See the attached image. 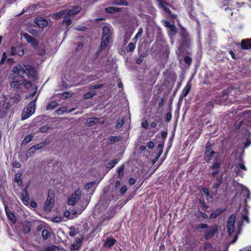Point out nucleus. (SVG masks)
<instances>
[{
	"label": "nucleus",
	"mask_w": 251,
	"mask_h": 251,
	"mask_svg": "<svg viewBox=\"0 0 251 251\" xmlns=\"http://www.w3.org/2000/svg\"><path fill=\"white\" fill-rule=\"evenodd\" d=\"M81 195V191L79 188L75 190V192L69 197L68 199V204L70 205H74L80 199Z\"/></svg>",
	"instance_id": "9"
},
{
	"label": "nucleus",
	"mask_w": 251,
	"mask_h": 251,
	"mask_svg": "<svg viewBox=\"0 0 251 251\" xmlns=\"http://www.w3.org/2000/svg\"><path fill=\"white\" fill-rule=\"evenodd\" d=\"M23 81H24V82L22 85H23L25 88L28 89L31 87L32 84L30 81H26L24 78H23Z\"/></svg>",
	"instance_id": "49"
},
{
	"label": "nucleus",
	"mask_w": 251,
	"mask_h": 251,
	"mask_svg": "<svg viewBox=\"0 0 251 251\" xmlns=\"http://www.w3.org/2000/svg\"><path fill=\"white\" fill-rule=\"evenodd\" d=\"M241 48L244 50L251 49V38L243 40L241 43Z\"/></svg>",
	"instance_id": "15"
},
{
	"label": "nucleus",
	"mask_w": 251,
	"mask_h": 251,
	"mask_svg": "<svg viewBox=\"0 0 251 251\" xmlns=\"http://www.w3.org/2000/svg\"><path fill=\"white\" fill-rule=\"evenodd\" d=\"M79 232L78 229H75L74 226L70 228L69 235L71 237H74Z\"/></svg>",
	"instance_id": "34"
},
{
	"label": "nucleus",
	"mask_w": 251,
	"mask_h": 251,
	"mask_svg": "<svg viewBox=\"0 0 251 251\" xmlns=\"http://www.w3.org/2000/svg\"><path fill=\"white\" fill-rule=\"evenodd\" d=\"M54 198L55 195L54 191L51 189H50L48 191L47 200L44 205V208L45 210H48L49 211L51 210L54 203Z\"/></svg>",
	"instance_id": "7"
},
{
	"label": "nucleus",
	"mask_w": 251,
	"mask_h": 251,
	"mask_svg": "<svg viewBox=\"0 0 251 251\" xmlns=\"http://www.w3.org/2000/svg\"><path fill=\"white\" fill-rule=\"evenodd\" d=\"M221 168V164L218 162H215L210 167V169L214 170L211 174V176L214 177L215 176L220 173Z\"/></svg>",
	"instance_id": "14"
},
{
	"label": "nucleus",
	"mask_w": 251,
	"mask_h": 251,
	"mask_svg": "<svg viewBox=\"0 0 251 251\" xmlns=\"http://www.w3.org/2000/svg\"><path fill=\"white\" fill-rule=\"evenodd\" d=\"M57 104V102L56 101H52L47 105L46 109L48 110H52L55 108Z\"/></svg>",
	"instance_id": "36"
},
{
	"label": "nucleus",
	"mask_w": 251,
	"mask_h": 251,
	"mask_svg": "<svg viewBox=\"0 0 251 251\" xmlns=\"http://www.w3.org/2000/svg\"><path fill=\"white\" fill-rule=\"evenodd\" d=\"M67 108L65 107H62L60 109L55 111V113L57 115H62L64 112H66Z\"/></svg>",
	"instance_id": "47"
},
{
	"label": "nucleus",
	"mask_w": 251,
	"mask_h": 251,
	"mask_svg": "<svg viewBox=\"0 0 251 251\" xmlns=\"http://www.w3.org/2000/svg\"><path fill=\"white\" fill-rule=\"evenodd\" d=\"M212 244L208 241L206 242L203 244V250L205 251H207L208 249L212 248Z\"/></svg>",
	"instance_id": "48"
},
{
	"label": "nucleus",
	"mask_w": 251,
	"mask_h": 251,
	"mask_svg": "<svg viewBox=\"0 0 251 251\" xmlns=\"http://www.w3.org/2000/svg\"><path fill=\"white\" fill-rule=\"evenodd\" d=\"M191 83L190 82V81H189L187 83L185 87L183 88L182 93L181 94V97L183 98L186 97L188 95L191 90Z\"/></svg>",
	"instance_id": "18"
},
{
	"label": "nucleus",
	"mask_w": 251,
	"mask_h": 251,
	"mask_svg": "<svg viewBox=\"0 0 251 251\" xmlns=\"http://www.w3.org/2000/svg\"><path fill=\"white\" fill-rule=\"evenodd\" d=\"M201 192H203L206 196V200L209 201L210 200L213 199V197L212 195H210L208 189L206 187H203L201 189Z\"/></svg>",
	"instance_id": "30"
},
{
	"label": "nucleus",
	"mask_w": 251,
	"mask_h": 251,
	"mask_svg": "<svg viewBox=\"0 0 251 251\" xmlns=\"http://www.w3.org/2000/svg\"><path fill=\"white\" fill-rule=\"evenodd\" d=\"M110 248V237H107L106 240L103 245V248Z\"/></svg>",
	"instance_id": "55"
},
{
	"label": "nucleus",
	"mask_w": 251,
	"mask_h": 251,
	"mask_svg": "<svg viewBox=\"0 0 251 251\" xmlns=\"http://www.w3.org/2000/svg\"><path fill=\"white\" fill-rule=\"evenodd\" d=\"M218 152L214 151L213 144L210 142H207L205 146V156L207 157H213Z\"/></svg>",
	"instance_id": "11"
},
{
	"label": "nucleus",
	"mask_w": 251,
	"mask_h": 251,
	"mask_svg": "<svg viewBox=\"0 0 251 251\" xmlns=\"http://www.w3.org/2000/svg\"><path fill=\"white\" fill-rule=\"evenodd\" d=\"M147 146L148 148L152 149L154 147V143L152 141H149L147 143Z\"/></svg>",
	"instance_id": "64"
},
{
	"label": "nucleus",
	"mask_w": 251,
	"mask_h": 251,
	"mask_svg": "<svg viewBox=\"0 0 251 251\" xmlns=\"http://www.w3.org/2000/svg\"><path fill=\"white\" fill-rule=\"evenodd\" d=\"M50 235V232L48 229H44L42 231V236L44 240H45L48 238Z\"/></svg>",
	"instance_id": "32"
},
{
	"label": "nucleus",
	"mask_w": 251,
	"mask_h": 251,
	"mask_svg": "<svg viewBox=\"0 0 251 251\" xmlns=\"http://www.w3.org/2000/svg\"><path fill=\"white\" fill-rule=\"evenodd\" d=\"M10 102L13 103H18L21 100V97L18 94H15L12 97L10 98Z\"/></svg>",
	"instance_id": "29"
},
{
	"label": "nucleus",
	"mask_w": 251,
	"mask_h": 251,
	"mask_svg": "<svg viewBox=\"0 0 251 251\" xmlns=\"http://www.w3.org/2000/svg\"><path fill=\"white\" fill-rule=\"evenodd\" d=\"M124 169V167L123 165H122V166L119 167L117 169V172L118 173V177L119 178H121L123 176V174H124V172H123Z\"/></svg>",
	"instance_id": "39"
},
{
	"label": "nucleus",
	"mask_w": 251,
	"mask_h": 251,
	"mask_svg": "<svg viewBox=\"0 0 251 251\" xmlns=\"http://www.w3.org/2000/svg\"><path fill=\"white\" fill-rule=\"evenodd\" d=\"M236 216L234 214H231L227 219L226 222L227 231L229 235H231L234 230V223Z\"/></svg>",
	"instance_id": "10"
},
{
	"label": "nucleus",
	"mask_w": 251,
	"mask_h": 251,
	"mask_svg": "<svg viewBox=\"0 0 251 251\" xmlns=\"http://www.w3.org/2000/svg\"><path fill=\"white\" fill-rule=\"evenodd\" d=\"M72 95L71 92H64L62 93V96L64 99H66L71 97Z\"/></svg>",
	"instance_id": "59"
},
{
	"label": "nucleus",
	"mask_w": 251,
	"mask_h": 251,
	"mask_svg": "<svg viewBox=\"0 0 251 251\" xmlns=\"http://www.w3.org/2000/svg\"><path fill=\"white\" fill-rule=\"evenodd\" d=\"M198 218L202 217L203 219H207L208 218V215L200 211L197 215Z\"/></svg>",
	"instance_id": "52"
},
{
	"label": "nucleus",
	"mask_w": 251,
	"mask_h": 251,
	"mask_svg": "<svg viewBox=\"0 0 251 251\" xmlns=\"http://www.w3.org/2000/svg\"><path fill=\"white\" fill-rule=\"evenodd\" d=\"M35 23L40 27L43 28L48 25V22L42 18H37L35 19Z\"/></svg>",
	"instance_id": "19"
},
{
	"label": "nucleus",
	"mask_w": 251,
	"mask_h": 251,
	"mask_svg": "<svg viewBox=\"0 0 251 251\" xmlns=\"http://www.w3.org/2000/svg\"><path fill=\"white\" fill-rule=\"evenodd\" d=\"M23 203L25 205H28L29 204V197L27 192V188H25L23 190V193L21 194L20 198Z\"/></svg>",
	"instance_id": "13"
},
{
	"label": "nucleus",
	"mask_w": 251,
	"mask_h": 251,
	"mask_svg": "<svg viewBox=\"0 0 251 251\" xmlns=\"http://www.w3.org/2000/svg\"><path fill=\"white\" fill-rule=\"evenodd\" d=\"M36 151V150L33 147H31L28 150V151L26 153V157H28L29 155H30V156L32 155Z\"/></svg>",
	"instance_id": "51"
},
{
	"label": "nucleus",
	"mask_w": 251,
	"mask_h": 251,
	"mask_svg": "<svg viewBox=\"0 0 251 251\" xmlns=\"http://www.w3.org/2000/svg\"><path fill=\"white\" fill-rule=\"evenodd\" d=\"M159 7L163 8V10L166 12H170V10L167 8L168 3L164 0H157Z\"/></svg>",
	"instance_id": "24"
},
{
	"label": "nucleus",
	"mask_w": 251,
	"mask_h": 251,
	"mask_svg": "<svg viewBox=\"0 0 251 251\" xmlns=\"http://www.w3.org/2000/svg\"><path fill=\"white\" fill-rule=\"evenodd\" d=\"M11 53L13 55L17 54L19 56H21L24 55V50L20 48L12 47Z\"/></svg>",
	"instance_id": "25"
},
{
	"label": "nucleus",
	"mask_w": 251,
	"mask_h": 251,
	"mask_svg": "<svg viewBox=\"0 0 251 251\" xmlns=\"http://www.w3.org/2000/svg\"><path fill=\"white\" fill-rule=\"evenodd\" d=\"M36 98L32 100L23 110L22 120H25L31 116L35 112Z\"/></svg>",
	"instance_id": "6"
},
{
	"label": "nucleus",
	"mask_w": 251,
	"mask_h": 251,
	"mask_svg": "<svg viewBox=\"0 0 251 251\" xmlns=\"http://www.w3.org/2000/svg\"><path fill=\"white\" fill-rule=\"evenodd\" d=\"M225 209L217 208L213 212H212L210 216V218L215 219L222 214L225 211Z\"/></svg>",
	"instance_id": "20"
},
{
	"label": "nucleus",
	"mask_w": 251,
	"mask_h": 251,
	"mask_svg": "<svg viewBox=\"0 0 251 251\" xmlns=\"http://www.w3.org/2000/svg\"><path fill=\"white\" fill-rule=\"evenodd\" d=\"M135 43H129L128 46L126 47V50L127 52H132L135 50Z\"/></svg>",
	"instance_id": "33"
},
{
	"label": "nucleus",
	"mask_w": 251,
	"mask_h": 251,
	"mask_svg": "<svg viewBox=\"0 0 251 251\" xmlns=\"http://www.w3.org/2000/svg\"><path fill=\"white\" fill-rule=\"evenodd\" d=\"M112 4L117 5L127 6L128 5V2L126 0H114Z\"/></svg>",
	"instance_id": "31"
},
{
	"label": "nucleus",
	"mask_w": 251,
	"mask_h": 251,
	"mask_svg": "<svg viewBox=\"0 0 251 251\" xmlns=\"http://www.w3.org/2000/svg\"><path fill=\"white\" fill-rule=\"evenodd\" d=\"M116 119L117 121L116 122L115 128L116 129H119L121 128L124 124L125 122V119L124 117H123L122 118L118 117L116 118Z\"/></svg>",
	"instance_id": "23"
},
{
	"label": "nucleus",
	"mask_w": 251,
	"mask_h": 251,
	"mask_svg": "<svg viewBox=\"0 0 251 251\" xmlns=\"http://www.w3.org/2000/svg\"><path fill=\"white\" fill-rule=\"evenodd\" d=\"M178 36L179 39L177 41L178 50L180 52L183 53L186 49H189L191 39L187 30L182 25L180 26Z\"/></svg>",
	"instance_id": "2"
},
{
	"label": "nucleus",
	"mask_w": 251,
	"mask_h": 251,
	"mask_svg": "<svg viewBox=\"0 0 251 251\" xmlns=\"http://www.w3.org/2000/svg\"><path fill=\"white\" fill-rule=\"evenodd\" d=\"M223 174H221L219 176L216 177V182L214 183L212 189L217 190L219 188L223 181Z\"/></svg>",
	"instance_id": "21"
},
{
	"label": "nucleus",
	"mask_w": 251,
	"mask_h": 251,
	"mask_svg": "<svg viewBox=\"0 0 251 251\" xmlns=\"http://www.w3.org/2000/svg\"><path fill=\"white\" fill-rule=\"evenodd\" d=\"M246 4L243 1L237 2L234 0H225L223 1L221 9L225 11L227 16L230 17L232 16L233 11L234 9L238 11L239 8L241 7Z\"/></svg>",
	"instance_id": "4"
},
{
	"label": "nucleus",
	"mask_w": 251,
	"mask_h": 251,
	"mask_svg": "<svg viewBox=\"0 0 251 251\" xmlns=\"http://www.w3.org/2000/svg\"><path fill=\"white\" fill-rule=\"evenodd\" d=\"M122 9V8L111 6V14L120 12Z\"/></svg>",
	"instance_id": "53"
},
{
	"label": "nucleus",
	"mask_w": 251,
	"mask_h": 251,
	"mask_svg": "<svg viewBox=\"0 0 251 251\" xmlns=\"http://www.w3.org/2000/svg\"><path fill=\"white\" fill-rule=\"evenodd\" d=\"M233 89L232 87H228L227 88L223 90L222 91V96L223 97L227 96L230 92V91Z\"/></svg>",
	"instance_id": "43"
},
{
	"label": "nucleus",
	"mask_w": 251,
	"mask_h": 251,
	"mask_svg": "<svg viewBox=\"0 0 251 251\" xmlns=\"http://www.w3.org/2000/svg\"><path fill=\"white\" fill-rule=\"evenodd\" d=\"M99 122V119L97 118H90L87 120V124L89 126H93Z\"/></svg>",
	"instance_id": "26"
},
{
	"label": "nucleus",
	"mask_w": 251,
	"mask_h": 251,
	"mask_svg": "<svg viewBox=\"0 0 251 251\" xmlns=\"http://www.w3.org/2000/svg\"><path fill=\"white\" fill-rule=\"evenodd\" d=\"M81 10L80 6H75L73 8H69V9H65L61 10L57 13H55L52 15V18L55 19H59L61 17H63L65 19L63 21V23H65L66 26L68 27L71 25L72 21L69 19V17L77 14Z\"/></svg>",
	"instance_id": "3"
},
{
	"label": "nucleus",
	"mask_w": 251,
	"mask_h": 251,
	"mask_svg": "<svg viewBox=\"0 0 251 251\" xmlns=\"http://www.w3.org/2000/svg\"><path fill=\"white\" fill-rule=\"evenodd\" d=\"M123 139V137L121 135L117 136H111V144H113L114 143L119 142L121 141Z\"/></svg>",
	"instance_id": "35"
},
{
	"label": "nucleus",
	"mask_w": 251,
	"mask_h": 251,
	"mask_svg": "<svg viewBox=\"0 0 251 251\" xmlns=\"http://www.w3.org/2000/svg\"><path fill=\"white\" fill-rule=\"evenodd\" d=\"M49 129V127L47 126H43L39 128V131L41 132L45 133L47 132L48 129Z\"/></svg>",
	"instance_id": "62"
},
{
	"label": "nucleus",
	"mask_w": 251,
	"mask_h": 251,
	"mask_svg": "<svg viewBox=\"0 0 251 251\" xmlns=\"http://www.w3.org/2000/svg\"><path fill=\"white\" fill-rule=\"evenodd\" d=\"M215 100H211L206 104V105L204 108V112L205 113H210L212 109L214 107Z\"/></svg>",
	"instance_id": "17"
},
{
	"label": "nucleus",
	"mask_w": 251,
	"mask_h": 251,
	"mask_svg": "<svg viewBox=\"0 0 251 251\" xmlns=\"http://www.w3.org/2000/svg\"><path fill=\"white\" fill-rule=\"evenodd\" d=\"M96 94V93L95 91H92V92L87 93L84 95V98H85V99H89V98H91L92 97L94 96V95H95Z\"/></svg>",
	"instance_id": "54"
},
{
	"label": "nucleus",
	"mask_w": 251,
	"mask_h": 251,
	"mask_svg": "<svg viewBox=\"0 0 251 251\" xmlns=\"http://www.w3.org/2000/svg\"><path fill=\"white\" fill-rule=\"evenodd\" d=\"M227 51L228 52V53L230 54L231 56V58L233 59H234L235 60H237L238 59V57H237L234 52L230 50H227Z\"/></svg>",
	"instance_id": "56"
},
{
	"label": "nucleus",
	"mask_w": 251,
	"mask_h": 251,
	"mask_svg": "<svg viewBox=\"0 0 251 251\" xmlns=\"http://www.w3.org/2000/svg\"><path fill=\"white\" fill-rule=\"evenodd\" d=\"M127 191V187L126 185H123L120 189V193L123 195Z\"/></svg>",
	"instance_id": "61"
},
{
	"label": "nucleus",
	"mask_w": 251,
	"mask_h": 251,
	"mask_svg": "<svg viewBox=\"0 0 251 251\" xmlns=\"http://www.w3.org/2000/svg\"><path fill=\"white\" fill-rule=\"evenodd\" d=\"M37 53L40 55H43L45 54V48L44 45H40L39 49H37Z\"/></svg>",
	"instance_id": "41"
},
{
	"label": "nucleus",
	"mask_w": 251,
	"mask_h": 251,
	"mask_svg": "<svg viewBox=\"0 0 251 251\" xmlns=\"http://www.w3.org/2000/svg\"><path fill=\"white\" fill-rule=\"evenodd\" d=\"M76 243L75 245H72L73 246H75L74 249H76V250H79L80 247L81 245L82 242V239L81 238H77L76 239Z\"/></svg>",
	"instance_id": "42"
},
{
	"label": "nucleus",
	"mask_w": 251,
	"mask_h": 251,
	"mask_svg": "<svg viewBox=\"0 0 251 251\" xmlns=\"http://www.w3.org/2000/svg\"><path fill=\"white\" fill-rule=\"evenodd\" d=\"M199 202L200 203L201 207L203 208L204 210H206L208 208V206L206 204L205 201L203 200L199 199Z\"/></svg>",
	"instance_id": "50"
},
{
	"label": "nucleus",
	"mask_w": 251,
	"mask_h": 251,
	"mask_svg": "<svg viewBox=\"0 0 251 251\" xmlns=\"http://www.w3.org/2000/svg\"><path fill=\"white\" fill-rule=\"evenodd\" d=\"M115 78H116V80L118 82L117 86H118V88L123 89V83H122L120 78H119L117 76L115 77Z\"/></svg>",
	"instance_id": "58"
},
{
	"label": "nucleus",
	"mask_w": 251,
	"mask_h": 251,
	"mask_svg": "<svg viewBox=\"0 0 251 251\" xmlns=\"http://www.w3.org/2000/svg\"><path fill=\"white\" fill-rule=\"evenodd\" d=\"M96 184V182L95 181H91L87 183L84 186V189L86 190H89L91 187L94 186V185Z\"/></svg>",
	"instance_id": "38"
},
{
	"label": "nucleus",
	"mask_w": 251,
	"mask_h": 251,
	"mask_svg": "<svg viewBox=\"0 0 251 251\" xmlns=\"http://www.w3.org/2000/svg\"><path fill=\"white\" fill-rule=\"evenodd\" d=\"M196 228L197 230L204 229L203 237L206 240L212 239L218 231V226L217 225L209 226L207 224L201 223L198 225Z\"/></svg>",
	"instance_id": "5"
},
{
	"label": "nucleus",
	"mask_w": 251,
	"mask_h": 251,
	"mask_svg": "<svg viewBox=\"0 0 251 251\" xmlns=\"http://www.w3.org/2000/svg\"><path fill=\"white\" fill-rule=\"evenodd\" d=\"M103 168V166H100V167H99V170L98 172H97L96 173H95L94 172H95V171H94L93 169H92V170H91V171L90 173H91V174L92 175H94V176H95V177H96L97 176H99V175L100 174V168Z\"/></svg>",
	"instance_id": "60"
},
{
	"label": "nucleus",
	"mask_w": 251,
	"mask_h": 251,
	"mask_svg": "<svg viewBox=\"0 0 251 251\" xmlns=\"http://www.w3.org/2000/svg\"><path fill=\"white\" fill-rule=\"evenodd\" d=\"M22 172H18L15 175L14 181L16 182L19 186H21L23 184L22 180Z\"/></svg>",
	"instance_id": "22"
},
{
	"label": "nucleus",
	"mask_w": 251,
	"mask_h": 251,
	"mask_svg": "<svg viewBox=\"0 0 251 251\" xmlns=\"http://www.w3.org/2000/svg\"><path fill=\"white\" fill-rule=\"evenodd\" d=\"M12 165L14 167L19 168L21 167V164L20 163L17 161H14V160L12 161Z\"/></svg>",
	"instance_id": "57"
},
{
	"label": "nucleus",
	"mask_w": 251,
	"mask_h": 251,
	"mask_svg": "<svg viewBox=\"0 0 251 251\" xmlns=\"http://www.w3.org/2000/svg\"><path fill=\"white\" fill-rule=\"evenodd\" d=\"M244 150L243 146L237 147L233 151L231 156L232 157H242Z\"/></svg>",
	"instance_id": "16"
},
{
	"label": "nucleus",
	"mask_w": 251,
	"mask_h": 251,
	"mask_svg": "<svg viewBox=\"0 0 251 251\" xmlns=\"http://www.w3.org/2000/svg\"><path fill=\"white\" fill-rule=\"evenodd\" d=\"M110 41V29L108 26H104L103 27V32L101 38L100 47L105 48L109 44Z\"/></svg>",
	"instance_id": "8"
},
{
	"label": "nucleus",
	"mask_w": 251,
	"mask_h": 251,
	"mask_svg": "<svg viewBox=\"0 0 251 251\" xmlns=\"http://www.w3.org/2000/svg\"><path fill=\"white\" fill-rule=\"evenodd\" d=\"M143 33V29L142 28H140L138 32L136 33V34L135 36L134 39H137L139 37H140Z\"/></svg>",
	"instance_id": "63"
},
{
	"label": "nucleus",
	"mask_w": 251,
	"mask_h": 251,
	"mask_svg": "<svg viewBox=\"0 0 251 251\" xmlns=\"http://www.w3.org/2000/svg\"><path fill=\"white\" fill-rule=\"evenodd\" d=\"M5 210L7 215V218L9 220L12 221L13 218H15V215L14 213L9 210V208L7 206L5 207Z\"/></svg>",
	"instance_id": "28"
},
{
	"label": "nucleus",
	"mask_w": 251,
	"mask_h": 251,
	"mask_svg": "<svg viewBox=\"0 0 251 251\" xmlns=\"http://www.w3.org/2000/svg\"><path fill=\"white\" fill-rule=\"evenodd\" d=\"M184 61L186 65L190 66L192 64V59L191 57L186 56L184 57Z\"/></svg>",
	"instance_id": "45"
},
{
	"label": "nucleus",
	"mask_w": 251,
	"mask_h": 251,
	"mask_svg": "<svg viewBox=\"0 0 251 251\" xmlns=\"http://www.w3.org/2000/svg\"><path fill=\"white\" fill-rule=\"evenodd\" d=\"M169 28L173 35L174 36L176 34L177 30L175 25L173 24Z\"/></svg>",
	"instance_id": "46"
},
{
	"label": "nucleus",
	"mask_w": 251,
	"mask_h": 251,
	"mask_svg": "<svg viewBox=\"0 0 251 251\" xmlns=\"http://www.w3.org/2000/svg\"><path fill=\"white\" fill-rule=\"evenodd\" d=\"M163 145L162 144H159L156 149V150L158 151L156 157H160L163 151Z\"/></svg>",
	"instance_id": "40"
},
{
	"label": "nucleus",
	"mask_w": 251,
	"mask_h": 251,
	"mask_svg": "<svg viewBox=\"0 0 251 251\" xmlns=\"http://www.w3.org/2000/svg\"><path fill=\"white\" fill-rule=\"evenodd\" d=\"M47 145L46 142H41L38 144L35 145L33 146V147L35 149V150L37 151L38 150H39L44 147H45Z\"/></svg>",
	"instance_id": "44"
},
{
	"label": "nucleus",
	"mask_w": 251,
	"mask_h": 251,
	"mask_svg": "<svg viewBox=\"0 0 251 251\" xmlns=\"http://www.w3.org/2000/svg\"><path fill=\"white\" fill-rule=\"evenodd\" d=\"M31 230V227L29 223H25L23 224L22 231L25 234L28 233Z\"/></svg>",
	"instance_id": "27"
},
{
	"label": "nucleus",
	"mask_w": 251,
	"mask_h": 251,
	"mask_svg": "<svg viewBox=\"0 0 251 251\" xmlns=\"http://www.w3.org/2000/svg\"><path fill=\"white\" fill-rule=\"evenodd\" d=\"M33 138V136L31 134H29L27 135L24 140L22 141V145H26L27 143H28L30 141L32 140V139Z\"/></svg>",
	"instance_id": "37"
},
{
	"label": "nucleus",
	"mask_w": 251,
	"mask_h": 251,
	"mask_svg": "<svg viewBox=\"0 0 251 251\" xmlns=\"http://www.w3.org/2000/svg\"><path fill=\"white\" fill-rule=\"evenodd\" d=\"M12 73L9 75V78L13 81L10 82L11 87L18 88L24 83L23 74H25L29 77L34 78L36 71L35 68L29 65L18 64L12 70Z\"/></svg>",
	"instance_id": "1"
},
{
	"label": "nucleus",
	"mask_w": 251,
	"mask_h": 251,
	"mask_svg": "<svg viewBox=\"0 0 251 251\" xmlns=\"http://www.w3.org/2000/svg\"><path fill=\"white\" fill-rule=\"evenodd\" d=\"M24 37L26 41L30 43V45L34 48H37L38 47V42L33 37L29 35L28 33H25L23 34Z\"/></svg>",
	"instance_id": "12"
}]
</instances>
